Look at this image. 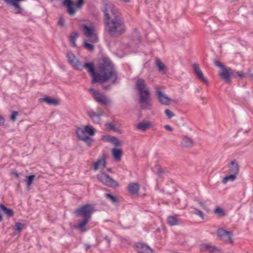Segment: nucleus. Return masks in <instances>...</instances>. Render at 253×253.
I'll return each instance as SVG.
<instances>
[{"label": "nucleus", "instance_id": "59", "mask_svg": "<svg viewBox=\"0 0 253 253\" xmlns=\"http://www.w3.org/2000/svg\"><path fill=\"white\" fill-rule=\"evenodd\" d=\"M173 102L176 103V100H172Z\"/></svg>", "mask_w": 253, "mask_h": 253}, {"label": "nucleus", "instance_id": "41", "mask_svg": "<svg viewBox=\"0 0 253 253\" xmlns=\"http://www.w3.org/2000/svg\"><path fill=\"white\" fill-rule=\"evenodd\" d=\"M24 224H22L20 222H16L13 228L15 231L18 232H20L21 231L22 228L24 226Z\"/></svg>", "mask_w": 253, "mask_h": 253}, {"label": "nucleus", "instance_id": "20", "mask_svg": "<svg viewBox=\"0 0 253 253\" xmlns=\"http://www.w3.org/2000/svg\"><path fill=\"white\" fill-rule=\"evenodd\" d=\"M230 171L232 173L237 174L239 171V166L236 160L232 161L229 166Z\"/></svg>", "mask_w": 253, "mask_h": 253}, {"label": "nucleus", "instance_id": "6", "mask_svg": "<svg viewBox=\"0 0 253 253\" xmlns=\"http://www.w3.org/2000/svg\"><path fill=\"white\" fill-rule=\"evenodd\" d=\"M84 3V0H77L76 2L72 0H64L62 2V5L67 8V12L70 15H74L76 12L74 6L80 9Z\"/></svg>", "mask_w": 253, "mask_h": 253}, {"label": "nucleus", "instance_id": "55", "mask_svg": "<svg viewBox=\"0 0 253 253\" xmlns=\"http://www.w3.org/2000/svg\"><path fill=\"white\" fill-rule=\"evenodd\" d=\"M12 174L14 175L15 177L16 178H18L19 176V173H18L17 171H12Z\"/></svg>", "mask_w": 253, "mask_h": 253}, {"label": "nucleus", "instance_id": "26", "mask_svg": "<svg viewBox=\"0 0 253 253\" xmlns=\"http://www.w3.org/2000/svg\"><path fill=\"white\" fill-rule=\"evenodd\" d=\"M0 209L8 217H12L14 215L13 210L7 208L3 204H0Z\"/></svg>", "mask_w": 253, "mask_h": 253}, {"label": "nucleus", "instance_id": "27", "mask_svg": "<svg viewBox=\"0 0 253 253\" xmlns=\"http://www.w3.org/2000/svg\"><path fill=\"white\" fill-rule=\"evenodd\" d=\"M216 234L220 239L224 237L225 236L229 235V236H230L232 235V232L228 231L223 228H220L217 229Z\"/></svg>", "mask_w": 253, "mask_h": 253}, {"label": "nucleus", "instance_id": "37", "mask_svg": "<svg viewBox=\"0 0 253 253\" xmlns=\"http://www.w3.org/2000/svg\"><path fill=\"white\" fill-rule=\"evenodd\" d=\"M84 47L91 51L94 50V46L92 44L88 43L86 40H84Z\"/></svg>", "mask_w": 253, "mask_h": 253}, {"label": "nucleus", "instance_id": "40", "mask_svg": "<svg viewBox=\"0 0 253 253\" xmlns=\"http://www.w3.org/2000/svg\"><path fill=\"white\" fill-rule=\"evenodd\" d=\"M82 140L85 142L87 146H88L89 147L91 146V145L93 142V139L89 136H85V137H84Z\"/></svg>", "mask_w": 253, "mask_h": 253}, {"label": "nucleus", "instance_id": "21", "mask_svg": "<svg viewBox=\"0 0 253 253\" xmlns=\"http://www.w3.org/2000/svg\"><path fill=\"white\" fill-rule=\"evenodd\" d=\"M193 143V140L187 136H184L181 142V145L185 147H192Z\"/></svg>", "mask_w": 253, "mask_h": 253}, {"label": "nucleus", "instance_id": "34", "mask_svg": "<svg viewBox=\"0 0 253 253\" xmlns=\"http://www.w3.org/2000/svg\"><path fill=\"white\" fill-rule=\"evenodd\" d=\"M36 175L35 174H31L26 176L25 182L27 186L31 185L34 181Z\"/></svg>", "mask_w": 253, "mask_h": 253}, {"label": "nucleus", "instance_id": "49", "mask_svg": "<svg viewBox=\"0 0 253 253\" xmlns=\"http://www.w3.org/2000/svg\"><path fill=\"white\" fill-rule=\"evenodd\" d=\"M104 239L107 242L108 247H110L111 242V239L109 238L108 236H105Z\"/></svg>", "mask_w": 253, "mask_h": 253}, {"label": "nucleus", "instance_id": "54", "mask_svg": "<svg viewBox=\"0 0 253 253\" xmlns=\"http://www.w3.org/2000/svg\"><path fill=\"white\" fill-rule=\"evenodd\" d=\"M198 204L202 207L203 208V209H205V207H206V205L205 204V203L200 201H198Z\"/></svg>", "mask_w": 253, "mask_h": 253}, {"label": "nucleus", "instance_id": "57", "mask_svg": "<svg viewBox=\"0 0 253 253\" xmlns=\"http://www.w3.org/2000/svg\"><path fill=\"white\" fill-rule=\"evenodd\" d=\"M121 1H122L125 2H128L130 1V0H120Z\"/></svg>", "mask_w": 253, "mask_h": 253}, {"label": "nucleus", "instance_id": "9", "mask_svg": "<svg viewBox=\"0 0 253 253\" xmlns=\"http://www.w3.org/2000/svg\"><path fill=\"white\" fill-rule=\"evenodd\" d=\"M66 57L68 61L76 68L79 70H82V65L80 61L76 59L75 55L72 52H69L66 54Z\"/></svg>", "mask_w": 253, "mask_h": 253}, {"label": "nucleus", "instance_id": "30", "mask_svg": "<svg viewBox=\"0 0 253 253\" xmlns=\"http://www.w3.org/2000/svg\"><path fill=\"white\" fill-rule=\"evenodd\" d=\"M105 197L109 200L113 204H115L119 203V199L118 198L111 193L105 194Z\"/></svg>", "mask_w": 253, "mask_h": 253}, {"label": "nucleus", "instance_id": "14", "mask_svg": "<svg viewBox=\"0 0 253 253\" xmlns=\"http://www.w3.org/2000/svg\"><path fill=\"white\" fill-rule=\"evenodd\" d=\"M39 101L40 102H44L49 105H53L55 106H56L59 104V102L58 99L52 98L47 95H45L43 98H40Z\"/></svg>", "mask_w": 253, "mask_h": 253}, {"label": "nucleus", "instance_id": "29", "mask_svg": "<svg viewBox=\"0 0 253 253\" xmlns=\"http://www.w3.org/2000/svg\"><path fill=\"white\" fill-rule=\"evenodd\" d=\"M7 5H12L15 8V14H20L22 12V8L19 5V3H15L12 2H5Z\"/></svg>", "mask_w": 253, "mask_h": 253}, {"label": "nucleus", "instance_id": "2", "mask_svg": "<svg viewBox=\"0 0 253 253\" xmlns=\"http://www.w3.org/2000/svg\"><path fill=\"white\" fill-rule=\"evenodd\" d=\"M96 75L94 78L93 82L102 84L110 80L111 84L117 83L118 78L117 71L111 59L107 57H103L96 65Z\"/></svg>", "mask_w": 253, "mask_h": 253}, {"label": "nucleus", "instance_id": "11", "mask_svg": "<svg viewBox=\"0 0 253 253\" xmlns=\"http://www.w3.org/2000/svg\"><path fill=\"white\" fill-rule=\"evenodd\" d=\"M85 68L87 72L90 74L92 80L91 83L92 84H95V82H93L94 78L95 77L97 71H96V67H94V64L92 62H85L83 65H82V69Z\"/></svg>", "mask_w": 253, "mask_h": 253}, {"label": "nucleus", "instance_id": "24", "mask_svg": "<svg viewBox=\"0 0 253 253\" xmlns=\"http://www.w3.org/2000/svg\"><path fill=\"white\" fill-rule=\"evenodd\" d=\"M151 126V124L148 122H141L137 126V129L142 131H145Z\"/></svg>", "mask_w": 253, "mask_h": 253}, {"label": "nucleus", "instance_id": "32", "mask_svg": "<svg viewBox=\"0 0 253 253\" xmlns=\"http://www.w3.org/2000/svg\"><path fill=\"white\" fill-rule=\"evenodd\" d=\"M85 133H87L89 136H93L95 133V129L94 127L90 125L86 126L84 127Z\"/></svg>", "mask_w": 253, "mask_h": 253}, {"label": "nucleus", "instance_id": "25", "mask_svg": "<svg viewBox=\"0 0 253 253\" xmlns=\"http://www.w3.org/2000/svg\"><path fill=\"white\" fill-rule=\"evenodd\" d=\"M79 34L77 32H73L71 33L69 36V41L71 42V45L72 47L76 46V41L77 39L79 37Z\"/></svg>", "mask_w": 253, "mask_h": 253}, {"label": "nucleus", "instance_id": "42", "mask_svg": "<svg viewBox=\"0 0 253 253\" xmlns=\"http://www.w3.org/2000/svg\"><path fill=\"white\" fill-rule=\"evenodd\" d=\"M194 211L193 212V213L199 215L202 219H204V214L201 210L196 208H194Z\"/></svg>", "mask_w": 253, "mask_h": 253}, {"label": "nucleus", "instance_id": "13", "mask_svg": "<svg viewBox=\"0 0 253 253\" xmlns=\"http://www.w3.org/2000/svg\"><path fill=\"white\" fill-rule=\"evenodd\" d=\"M135 247L138 253H154L153 250L145 244L137 243Z\"/></svg>", "mask_w": 253, "mask_h": 253}, {"label": "nucleus", "instance_id": "15", "mask_svg": "<svg viewBox=\"0 0 253 253\" xmlns=\"http://www.w3.org/2000/svg\"><path fill=\"white\" fill-rule=\"evenodd\" d=\"M103 138L106 142L111 143L116 147H118L121 144V142L115 136L105 135L103 136Z\"/></svg>", "mask_w": 253, "mask_h": 253}, {"label": "nucleus", "instance_id": "18", "mask_svg": "<svg viewBox=\"0 0 253 253\" xmlns=\"http://www.w3.org/2000/svg\"><path fill=\"white\" fill-rule=\"evenodd\" d=\"M112 154L116 162L120 161L123 155V150L120 148H113L112 149Z\"/></svg>", "mask_w": 253, "mask_h": 253}, {"label": "nucleus", "instance_id": "3", "mask_svg": "<svg viewBox=\"0 0 253 253\" xmlns=\"http://www.w3.org/2000/svg\"><path fill=\"white\" fill-rule=\"evenodd\" d=\"M135 89L139 93V103L141 104V109L143 110L151 109L152 104L150 101V92L143 79L138 78L137 80Z\"/></svg>", "mask_w": 253, "mask_h": 253}, {"label": "nucleus", "instance_id": "8", "mask_svg": "<svg viewBox=\"0 0 253 253\" xmlns=\"http://www.w3.org/2000/svg\"><path fill=\"white\" fill-rule=\"evenodd\" d=\"M83 30L84 32V34L89 38V41L91 42L95 43L98 42V37L97 34L94 33L95 29L92 25L89 26L84 25Z\"/></svg>", "mask_w": 253, "mask_h": 253}, {"label": "nucleus", "instance_id": "53", "mask_svg": "<svg viewBox=\"0 0 253 253\" xmlns=\"http://www.w3.org/2000/svg\"><path fill=\"white\" fill-rule=\"evenodd\" d=\"M84 247L85 251H87L91 248V246L88 244H85L84 245Z\"/></svg>", "mask_w": 253, "mask_h": 253}, {"label": "nucleus", "instance_id": "5", "mask_svg": "<svg viewBox=\"0 0 253 253\" xmlns=\"http://www.w3.org/2000/svg\"><path fill=\"white\" fill-rule=\"evenodd\" d=\"M95 211L93 205L91 204H87L75 209L73 213L77 216H82L84 218L90 219L91 215Z\"/></svg>", "mask_w": 253, "mask_h": 253}, {"label": "nucleus", "instance_id": "7", "mask_svg": "<svg viewBox=\"0 0 253 253\" xmlns=\"http://www.w3.org/2000/svg\"><path fill=\"white\" fill-rule=\"evenodd\" d=\"M97 178L102 183L108 187L116 188L119 186L118 182L105 172H102L100 175H98Z\"/></svg>", "mask_w": 253, "mask_h": 253}, {"label": "nucleus", "instance_id": "52", "mask_svg": "<svg viewBox=\"0 0 253 253\" xmlns=\"http://www.w3.org/2000/svg\"><path fill=\"white\" fill-rule=\"evenodd\" d=\"M4 119L0 115V126H4Z\"/></svg>", "mask_w": 253, "mask_h": 253}, {"label": "nucleus", "instance_id": "44", "mask_svg": "<svg viewBox=\"0 0 253 253\" xmlns=\"http://www.w3.org/2000/svg\"><path fill=\"white\" fill-rule=\"evenodd\" d=\"M18 115V112L17 111H13L10 115V120L14 122L16 120V117Z\"/></svg>", "mask_w": 253, "mask_h": 253}, {"label": "nucleus", "instance_id": "17", "mask_svg": "<svg viewBox=\"0 0 253 253\" xmlns=\"http://www.w3.org/2000/svg\"><path fill=\"white\" fill-rule=\"evenodd\" d=\"M128 190L132 195H137L138 193L140 186L138 183H130L128 185Z\"/></svg>", "mask_w": 253, "mask_h": 253}, {"label": "nucleus", "instance_id": "43", "mask_svg": "<svg viewBox=\"0 0 253 253\" xmlns=\"http://www.w3.org/2000/svg\"><path fill=\"white\" fill-rule=\"evenodd\" d=\"M165 114L169 119L172 118L175 115L172 111L169 109H166L165 110Z\"/></svg>", "mask_w": 253, "mask_h": 253}, {"label": "nucleus", "instance_id": "46", "mask_svg": "<svg viewBox=\"0 0 253 253\" xmlns=\"http://www.w3.org/2000/svg\"><path fill=\"white\" fill-rule=\"evenodd\" d=\"M5 2H12L15 3H19V1H23L24 0H3Z\"/></svg>", "mask_w": 253, "mask_h": 253}, {"label": "nucleus", "instance_id": "28", "mask_svg": "<svg viewBox=\"0 0 253 253\" xmlns=\"http://www.w3.org/2000/svg\"><path fill=\"white\" fill-rule=\"evenodd\" d=\"M168 223L170 226L176 225L178 224V219L174 216H169L167 219Z\"/></svg>", "mask_w": 253, "mask_h": 253}, {"label": "nucleus", "instance_id": "16", "mask_svg": "<svg viewBox=\"0 0 253 253\" xmlns=\"http://www.w3.org/2000/svg\"><path fill=\"white\" fill-rule=\"evenodd\" d=\"M94 99L102 105H107L111 103V100L107 97L101 94L98 96H94Z\"/></svg>", "mask_w": 253, "mask_h": 253}, {"label": "nucleus", "instance_id": "39", "mask_svg": "<svg viewBox=\"0 0 253 253\" xmlns=\"http://www.w3.org/2000/svg\"><path fill=\"white\" fill-rule=\"evenodd\" d=\"M106 126H107L110 130H113L115 132H119L120 133H122L121 130L117 128L115 125L112 123H108L106 125Z\"/></svg>", "mask_w": 253, "mask_h": 253}, {"label": "nucleus", "instance_id": "36", "mask_svg": "<svg viewBox=\"0 0 253 253\" xmlns=\"http://www.w3.org/2000/svg\"><path fill=\"white\" fill-rule=\"evenodd\" d=\"M156 64L160 71H165L166 67L165 64L160 60V59L157 58L156 60Z\"/></svg>", "mask_w": 253, "mask_h": 253}, {"label": "nucleus", "instance_id": "19", "mask_svg": "<svg viewBox=\"0 0 253 253\" xmlns=\"http://www.w3.org/2000/svg\"><path fill=\"white\" fill-rule=\"evenodd\" d=\"M88 115L91 119L93 123L99 124L101 120V114H97L92 110L88 112Z\"/></svg>", "mask_w": 253, "mask_h": 253}, {"label": "nucleus", "instance_id": "45", "mask_svg": "<svg viewBox=\"0 0 253 253\" xmlns=\"http://www.w3.org/2000/svg\"><path fill=\"white\" fill-rule=\"evenodd\" d=\"M102 88L103 90H108L111 88V84H102Z\"/></svg>", "mask_w": 253, "mask_h": 253}, {"label": "nucleus", "instance_id": "50", "mask_svg": "<svg viewBox=\"0 0 253 253\" xmlns=\"http://www.w3.org/2000/svg\"><path fill=\"white\" fill-rule=\"evenodd\" d=\"M165 172V171L161 167H159L158 168V171L156 172V173L160 175L161 174L164 173Z\"/></svg>", "mask_w": 253, "mask_h": 253}, {"label": "nucleus", "instance_id": "47", "mask_svg": "<svg viewBox=\"0 0 253 253\" xmlns=\"http://www.w3.org/2000/svg\"><path fill=\"white\" fill-rule=\"evenodd\" d=\"M65 23V20L63 18L60 17L58 21V24L60 26H64Z\"/></svg>", "mask_w": 253, "mask_h": 253}, {"label": "nucleus", "instance_id": "22", "mask_svg": "<svg viewBox=\"0 0 253 253\" xmlns=\"http://www.w3.org/2000/svg\"><path fill=\"white\" fill-rule=\"evenodd\" d=\"M106 162L105 157L103 156L102 158L98 159L94 163L93 169L95 170L98 169L100 166H102L104 168L106 166Z\"/></svg>", "mask_w": 253, "mask_h": 253}, {"label": "nucleus", "instance_id": "10", "mask_svg": "<svg viewBox=\"0 0 253 253\" xmlns=\"http://www.w3.org/2000/svg\"><path fill=\"white\" fill-rule=\"evenodd\" d=\"M156 95L158 97L159 102L162 105H169L170 104V98L167 95L164 94L160 89H156Z\"/></svg>", "mask_w": 253, "mask_h": 253}, {"label": "nucleus", "instance_id": "33", "mask_svg": "<svg viewBox=\"0 0 253 253\" xmlns=\"http://www.w3.org/2000/svg\"><path fill=\"white\" fill-rule=\"evenodd\" d=\"M236 174L232 173L230 175H228L224 177L222 180V182L223 184H226L227 182L229 180L234 181L236 178Z\"/></svg>", "mask_w": 253, "mask_h": 253}, {"label": "nucleus", "instance_id": "51", "mask_svg": "<svg viewBox=\"0 0 253 253\" xmlns=\"http://www.w3.org/2000/svg\"><path fill=\"white\" fill-rule=\"evenodd\" d=\"M164 127L166 129L169 130V131H173V128L170 126L169 125H166L164 126Z\"/></svg>", "mask_w": 253, "mask_h": 253}, {"label": "nucleus", "instance_id": "48", "mask_svg": "<svg viewBox=\"0 0 253 253\" xmlns=\"http://www.w3.org/2000/svg\"><path fill=\"white\" fill-rule=\"evenodd\" d=\"M90 91L92 93L93 95H94L95 96H98L100 94L99 92L94 88H90Z\"/></svg>", "mask_w": 253, "mask_h": 253}, {"label": "nucleus", "instance_id": "12", "mask_svg": "<svg viewBox=\"0 0 253 253\" xmlns=\"http://www.w3.org/2000/svg\"><path fill=\"white\" fill-rule=\"evenodd\" d=\"M193 68L195 75L198 78V80H199L204 83H208V79L204 77L203 73L201 71L198 64L196 63H194L193 65Z\"/></svg>", "mask_w": 253, "mask_h": 253}, {"label": "nucleus", "instance_id": "4", "mask_svg": "<svg viewBox=\"0 0 253 253\" xmlns=\"http://www.w3.org/2000/svg\"><path fill=\"white\" fill-rule=\"evenodd\" d=\"M214 64L216 66L222 69V71L219 73V76L226 84H231L232 78L239 77L243 79L245 77V74L243 72L236 71L230 67L224 65L217 60H214Z\"/></svg>", "mask_w": 253, "mask_h": 253}, {"label": "nucleus", "instance_id": "38", "mask_svg": "<svg viewBox=\"0 0 253 253\" xmlns=\"http://www.w3.org/2000/svg\"><path fill=\"white\" fill-rule=\"evenodd\" d=\"M233 235V234L232 232V235L230 236H229V235L225 236L224 237H222L220 239L223 240L226 243H230L231 244H232L233 243V241L232 240Z\"/></svg>", "mask_w": 253, "mask_h": 253}, {"label": "nucleus", "instance_id": "1", "mask_svg": "<svg viewBox=\"0 0 253 253\" xmlns=\"http://www.w3.org/2000/svg\"><path fill=\"white\" fill-rule=\"evenodd\" d=\"M102 10L104 14V30L108 36L117 38L124 35L127 28L122 13L111 3L105 4Z\"/></svg>", "mask_w": 253, "mask_h": 253}, {"label": "nucleus", "instance_id": "35", "mask_svg": "<svg viewBox=\"0 0 253 253\" xmlns=\"http://www.w3.org/2000/svg\"><path fill=\"white\" fill-rule=\"evenodd\" d=\"M77 135L79 140H82L84 137H85V130L84 129H82L81 128H78L76 131Z\"/></svg>", "mask_w": 253, "mask_h": 253}, {"label": "nucleus", "instance_id": "31", "mask_svg": "<svg viewBox=\"0 0 253 253\" xmlns=\"http://www.w3.org/2000/svg\"><path fill=\"white\" fill-rule=\"evenodd\" d=\"M214 213L216 214L218 217H223L226 215L225 211L219 207H216L214 210Z\"/></svg>", "mask_w": 253, "mask_h": 253}, {"label": "nucleus", "instance_id": "56", "mask_svg": "<svg viewBox=\"0 0 253 253\" xmlns=\"http://www.w3.org/2000/svg\"><path fill=\"white\" fill-rule=\"evenodd\" d=\"M248 75L251 79H253V73H249Z\"/></svg>", "mask_w": 253, "mask_h": 253}, {"label": "nucleus", "instance_id": "58", "mask_svg": "<svg viewBox=\"0 0 253 253\" xmlns=\"http://www.w3.org/2000/svg\"><path fill=\"white\" fill-rule=\"evenodd\" d=\"M107 171L110 172H113L112 169L111 168H109L107 169Z\"/></svg>", "mask_w": 253, "mask_h": 253}, {"label": "nucleus", "instance_id": "23", "mask_svg": "<svg viewBox=\"0 0 253 253\" xmlns=\"http://www.w3.org/2000/svg\"><path fill=\"white\" fill-rule=\"evenodd\" d=\"M90 220V219L83 218V219L79 222L76 228L79 229L80 231L82 232H85L86 231L85 225L87 224Z\"/></svg>", "mask_w": 253, "mask_h": 253}]
</instances>
